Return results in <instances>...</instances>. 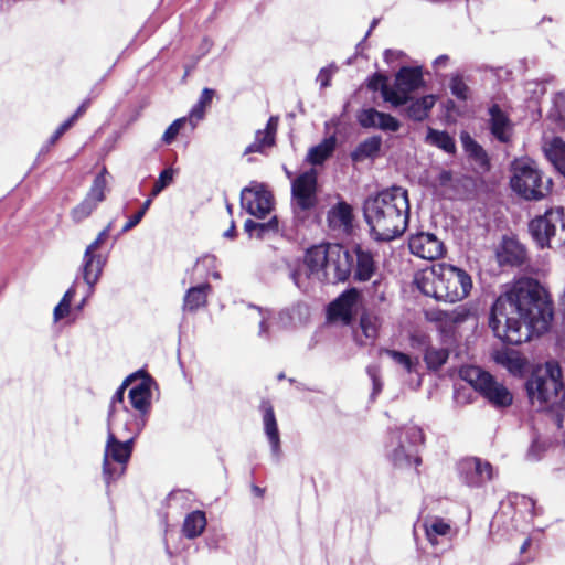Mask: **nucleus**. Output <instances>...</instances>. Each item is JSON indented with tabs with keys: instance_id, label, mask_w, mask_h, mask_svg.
Returning a JSON list of instances; mask_svg holds the SVG:
<instances>
[{
	"instance_id": "4",
	"label": "nucleus",
	"mask_w": 565,
	"mask_h": 565,
	"mask_svg": "<svg viewBox=\"0 0 565 565\" xmlns=\"http://www.w3.org/2000/svg\"><path fill=\"white\" fill-rule=\"evenodd\" d=\"M512 190L527 201H540L552 192L551 178H544L536 163L530 159H515L511 164Z\"/></svg>"
},
{
	"instance_id": "23",
	"label": "nucleus",
	"mask_w": 565,
	"mask_h": 565,
	"mask_svg": "<svg viewBox=\"0 0 565 565\" xmlns=\"http://www.w3.org/2000/svg\"><path fill=\"white\" fill-rule=\"evenodd\" d=\"M436 102L437 96L434 94H428L417 98L411 96L408 103L404 105L405 108L403 109V113L408 119L420 122L429 117Z\"/></svg>"
},
{
	"instance_id": "11",
	"label": "nucleus",
	"mask_w": 565,
	"mask_h": 565,
	"mask_svg": "<svg viewBox=\"0 0 565 565\" xmlns=\"http://www.w3.org/2000/svg\"><path fill=\"white\" fill-rule=\"evenodd\" d=\"M107 173V169L104 167L94 178L85 198L71 210L70 216L75 224H79L88 218L98 205L106 200Z\"/></svg>"
},
{
	"instance_id": "48",
	"label": "nucleus",
	"mask_w": 565,
	"mask_h": 565,
	"mask_svg": "<svg viewBox=\"0 0 565 565\" xmlns=\"http://www.w3.org/2000/svg\"><path fill=\"white\" fill-rule=\"evenodd\" d=\"M380 353H384L388 355L391 359H393L397 364L402 365L408 373H412L414 363L411 359V356L406 353H403L397 350L393 349H381Z\"/></svg>"
},
{
	"instance_id": "5",
	"label": "nucleus",
	"mask_w": 565,
	"mask_h": 565,
	"mask_svg": "<svg viewBox=\"0 0 565 565\" xmlns=\"http://www.w3.org/2000/svg\"><path fill=\"white\" fill-rule=\"evenodd\" d=\"M526 393L531 402L539 403L540 409H545L555 404L554 398L564 388L562 369L556 362H547L545 371L533 372L525 384Z\"/></svg>"
},
{
	"instance_id": "54",
	"label": "nucleus",
	"mask_w": 565,
	"mask_h": 565,
	"mask_svg": "<svg viewBox=\"0 0 565 565\" xmlns=\"http://www.w3.org/2000/svg\"><path fill=\"white\" fill-rule=\"evenodd\" d=\"M111 228L113 222H109L107 226L98 233L97 237L86 247V249L98 252L100 246L109 238Z\"/></svg>"
},
{
	"instance_id": "60",
	"label": "nucleus",
	"mask_w": 565,
	"mask_h": 565,
	"mask_svg": "<svg viewBox=\"0 0 565 565\" xmlns=\"http://www.w3.org/2000/svg\"><path fill=\"white\" fill-rule=\"evenodd\" d=\"M367 373H369V375H370V376L372 377V380H373L374 391H376V392L381 391V388H382V384H381V382H380V380H379V377H377V374H376V373H377V371H376V369H375V367H369V369H367Z\"/></svg>"
},
{
	"instance_id": "61",
	"label": "nucleus",
	"mask_w": 565,
	"mask_h": 565,
	"mask_svg": "<svg viewBox=\"0 0 565 565\" xmlns=\"http://www.w3.org/2000/svg\"><path fill=\"white\" fill-rule=\"evenodd\" d=\"M65 132H66V130H64L61 126H58L57 129L50 137L49 145L54 146Z\"/></svg>"
},
{
	"instance_id": "1",
	"label": "nucleus",
	"mask_w": 565,
	"mask_h": 565,
	"mask_svg": "<svg viewBox=\"0 0 565 565\" xmlns=\"http://www.w3.org/2000/svg\"><path fill=\"white\" fill-rule=\"evenodd\" d=\"M553 319V302L533 278L516 280L491 307L489 327L502 342L519 345L541 335Z\"/></svg>"
},
{
	"instance_id": "2",
	"label": "nucleus",
	"mask_w": 565,
	"mask_h": 565,
	"mask_svg": "<svg viewBox=\"0 0 565 565\" xmlns=\"http://www.w3.org/2000/svg\"><path fill=\"white\" fill-rule=\"evenodd\" d=\"M363 214L376 241L390 242L401 236L409 220L407 190L393 185L369 196L363 204Z\"/></svg>"
},
{
	"instance_id": "57",
	"label": "nucleus",
	"mask_w": 565,
	"mask_h": 565,
	"mask_svg": "<svg viewBox=\"0 0 565 565\" xmlns=\"http://www.w3.org/2000/svg\"><path fill=\"white\" fill-rule=\"evenodd\" d=\"M318 81L320 82V86L322 88H326V87L330 86V83H331V72L328 71L327 68H322L319 72Z\"/></svg>"
},
{
	"instance_id": "13",
	"label": "nucleus",
	"mask_w": 565,
	"mask_h": 565,
	"mask_svg": "<svg viewBox=\"0 0 565 565\" xmlns=\"http://www.w3.org/2000/svg\"><path fill=\"white\" fill-rule=\"evenodd\" d=\"M411 253L419 258L436 260L446 253L444 243L433 233L418 232L408 238Z\"/></svg>"
},
{
	"instance_id": "58",
	"label": "nucleus",
	"mask_w": 565,
	"mask_h": 565,
	"mask_svg": "<svg viewBox=\"0 0 565 565\" xmlns=\"http://www.w3.org/2000/svg\"><path fill=\"white\" fill-rule=\"evenodd\" d=\"M90 104H92V99L90 98H86L85 100H83V103L77 107V109L73 114L74 117L76 119H79L87 111V109L90 107Z\"/></svg>"
},
{
	"instance_id": "16",
	"label": "nucleus",
	"mask_w": 565,
	"mask_h": 565,
	"mask_svg": "<svg viewBox=\"0 0 565 565\" xmlns=\"http://www.w3.org/2000/svg\"><path fill=\"white\" fill-rule=\"evenodd\" d=\"M136 373H139L137 379H140L141 381L130 388L128 398L131 406L142 416H146L151 408V384L153 379L142 370H139Z\"/></svg>"
},
{
	"instance_id": "38",
	"label": "nucleus",
	"mask_w": 565,
	"mask_h": 565,
	"mask_svg": "<svg viewBox=\"0 0 565 565\" xmlns=\"http://www.w3.org/2000/svg\"><path fill=\"white\" fill-rule=\"evenodd\" d=\"M427 140L447 153L454 154L456 152V142L447 131L429 128Z\"/></svg>"
},
{
	"instance_id": "28",
	"label": "nucleus",
	"mask_w": 565,
	"mask_h": 565,
	"mask_svg": "<svg viewBox=\"0 0 565 565\" xmlns=\"http://www.w3.org/2000/svg\"><path fill=\"white\" fill-rule=\"evenodd\" d=\"M460 140L468 157L484 171L490 170V158L483 147L479 145L468 132H462Z\"/></svg>"
},
{
	"instance_id": "8",
	"label": "nucleus",
	"mask_w": 565,
	"mask_h": 565,
	"mask_svg": "<svg viewBox=\"0 0 565 565\" xmlns=\"http://www.w3.org/2000/svg\"><path fill=\"white\" fill-rule=\"evenodd\" d=\"M134 437L120 441L116 435L108 429L107 441L103 456V477L107 484L120 478L127 469L134 450Z\"/></svg>"
},
{
	"instance_id": "64",
	"label": "nucleus",
	"mask_w": 565,
	"mask_h": 565,
	"mask_svg": "<svg viewBox=\"0 0 565 565\" xmlns=\"http://www.w3.org/2000/svg\"><path fill=\"white\" fill-rule=\"evenodd\" d=\"M449 61L448 55H440L435 60L436 66H445Z\"/></svg>"
},
{
	"instance_id": "43",
	"label": "nucleus",
	"mask_w": 565,
	"mask_h": 565,
	"mask_svg": "<svg viewBox=\"0 0 565 565\" xmlns=\"http://www.w3.org/2000/svg\"><path fill=\"white\" fill-rule=\"evenodd\" d=\"M186 124H189V117H181L172 121L161 137L162 143L167 146L173 143Z\"/></svg>"
},
{
	"instance_id": "20",
	"label": "nucleus",
	"mask_w": 565,
	"mask_h": 565,
	"mask_svg": "<svg viewBox=\"0 0 565 565\" xmlns=\"http://www.w3.org/2000/svg\"><path fill=\"white\" fill-rule=\"evenodd\" d=\"M498 258L501 265L522 266L527 260L526 248L518 239L504 237Z\"/></svg>"
},
{
	"instance_id": "7",
	"label": "nucleus",
	"mask_w": 565,
	"mask_h": 565,
	"mask_svg": "<svg viewBox=\"0 0 565 565\" xmlns=\"http://www.w3.org/2000/svg\"><path fill=\"white\" fill-rule=\"evenodd\" d=\"M461 376L494 408H507L512 405V393L481 367L469 366L461 370Z\"/></svg>"
},
{
	"instance_id": "36",
	"label": "nucleus",
	"mask_w": 565,
	"mask_h": 565,
	"mask_svg": "<svg viewBox=\"0 0 565 565\" xmlns=\"http://www.w3.org/2000/svg\"><path fill=\"white\" fill-rule=\"evenodd\" d=\"M449 351L445 348L428 345L424 352V362L430 371H438L448 361Z\"/></svg>"
},
{
	"instance_id": "32",
	"label": "nucleus",
	"mask_w": 565,
	"mask_h": 565,
	"mask_svg": "<svg viewBox=\"0 0 565 565\" xmlns=\"http://www.w3.org/2000/svg\"><path fill=\"white\" fill-rule=\"evenodd\" d=\"M206 515L201 510L189 513L183 522L182 532L186 539L200 536L206 527Z\"/></svg>"
},
{
	"instance_id": "50",
	"label": "nucleus",
	"mask_w": 565,
	"mask_h": 565,
	"mask_svg": "<svg viewBox=\"0 0 565 565\" xmlns=\"http://www.w3.org/2000/svg\"><path fill=\"white\" fill-rule=\"evenodd\" d=\"M449 313L452 327L456 330L458 326L466 322L472 316V310L467 305H461L449 311Z\"/></svg>"
},
{
	"instance_id": "33",
	"label": "nucleus",
	"mask_w": 565,
	"mask_h": 565,
	"mask_svg": "<svg viewBox=\"0 0 565 565\" xmlns=\"http://www.w3.org/2000/svg\"><path fill=\"white\" fill-rule=\"evenodd\" d=\"M337 139L334 136L324 138L322 142L310 148L307 154V161L313 166L322 164L328 158H330L335 149Z\"/></svg>"
},
{
	"instance_id": "63",
	"label": "nucleus",
	"mask_w": 565,
	"mask_h": 565,
	"mask_svg": "<svg viewBox=\"0 0 565 565\" xmlns=\"http://www.w3.org/2000/svg\"><path fill=\"white\" fill-rule=\"evenodd\" d=\"M224 236L231 239L236 237V227L234 222H232L231 227L224 232Z\"/></svg>"
},
{
	"instance_id": "12",
	"label": "nucleus",
	"mask_w": 565,
	"mask_h": 565,
	"mask_svg": "<svg viewBox=\"0 0 565 565\" xmlns=\"http://www.w3.org/2000/svg\"><path fill=\"white\" fill-rule=\"evenodd\" d=\"M353 264V249L350 252L340 244H332L324 279L332 282L348 280L352 275Z\"/></svg>"
},
{
	"instance_id": "27",
	"label": "nucleus",
	"mask_w": 565,
	"mask_h": 565,
	"mask_svg": "<svg viewBox=\"0 0 565 565\" xmlns=\"http://www.w3.org/2000/svg\"><path fill=\"white\" fill-rule=\"evenodd\" d=\"M387 82V76L377 72L367 78L366 87L372 92L381 90L383 99L388 102L393 107L403 106L405 99L399 98L397 94H395L394 88L388 86Z\"/></svg>"
},
{
	"instance_id": "15",
	"label": "nucleus",
	"mask_w": 565,
	"mask_h": 565,
	"mask_svg": "<svg viewBox=\"0 0 565 565\" xmlns=\"http://www.w3.org/2000/svg\"><path fill=\"white\" fill-rule=\"evenodd\" d=\"M359 298L360 291L356 288L344 290L328 306V318L350 324L353 320V311Z\"/></svg>"
},
{
	"instance_id": "59",
	"label": "nucleus",
	"mask_w": 565,
	"mask_h": 565,
	"mask_svg": "<svg viewBox=\"0 0 565 565\" xmlns=\"http://www.w3.org/2000/svg\"><path fill=\"white\" fill-rule=\"evenodd\" d=\"M258 222H255L250 218L246 220L244 223V230L247 232L250 236H255V233L257 232Z\"/></svg>"
},
{
	"instance_id": "35",
	"label": "nucleus",
	"mask_w": 565,
	"mask_h": 565,
	"mask_svg": "<svg viewBox=\"0 0 565 565\" xmlns=\"http://www.w3.org/2000/svg\"><path fill=\"white\" fill-rule=\"evenodd\" d=\"M495 362L507 367L512 374L521 373L525 366V360L515 351L498 352Z\"/></svg>"
},
{
	"instance_id": "62",
	"label": "nucleus",
	"mask_w": 565,
	"mask_h": 565,
	"mask_svg": "<svg viewBox=\"0 0 565 565\" xmlns=\"http://www.w3.org/2000/svg\"><path fill=\"white\" fill-rule=\"evenodd\" d=\"M78 119H76L74 117V115H72L70 118H67L64 122H62L60 126L64 129V130H68L73 127V125L77 121Z\"/></svg>"
},
{
	"instance_id": "6",
	"label": "nucleus",
	"mask_w": 565,
	"mask_h": 565,
	"mask_svg": "<svg viewBox=\"0 0 565 565\" xmlns=\"http://www.w3.org/2000/svg\"><path fill=\"white\" fill-rule=\"evenodd\" d=\"M529 232L540 248L565 244V211L563 207L548 209L529 223Z\"/></svg>"
},
{
	"instance_id": "37",
	"label": "nucleus",
	"mask_w": 565,
	"mask_h": 565,
	"mask_svg": "<svg viewBox=\"0 0 565 565\" xmlns=\"http://www.w3.org/2000/svg\"><path fill=\"white\" fill-rule=\"evenodd\" d=\"M390 460L395 467L402 468V467H409L412 463L415 465V467H419L423 462L422 457L418 452L408 454L405 450L404 445L399 444L390 455Z\"/></svg>"
},
{
	"instance_id": "29",
	"label": "nucleus",
	"mask_w": 565,
	"mask_h": 565,
	"mask_svg": "<svg viewBox=\"0 0 565 565\" xmlns=\"http://www.w3.org/2000/svg\"><path fill=\"white\" fill-rule=\"evenodd\" d=\"M329 226L332 228H349L353 222V209L345 201H340L333 205L327 215Z\"/></svg>"
},
{
	"instance_id": "55",
	"label": "nucleus",
	"mask_w": 565,
	"mask_h": 565,
	"mask_svg": "<svg viewBox=\"0 0 565 565\" xmlns=\"http://www.w3.org/2000/svg\"><path fill=\"white\" fill-rule=\"evenodd\" d=\"M452 172L450 170H440L435 178L434 186L439 189H447L452 186Z\"/></svg>"
},
{
	"instance_id": "53",
	"label": "nucleus",
	"mask_w": 565,
	"mask_h": 565,
	"mask_svg": "<svg viewBox=\"0 0 565 565\" xmlns=\"http://www.w3.org/2000/svg\"><path fill=\"white\" fill-rule=\"evenodd\" d=\"M405 437L408 444L413 446L425 444V434L423 429L418 426H412L407 428L405 431Z\"/></svg>"
},
{
	"instance_id": "14",
	"label": "nucleus",
	"mask_w": 565,
	"mask_h": 565,
	"mask_svg": "<svg viewBox=\"0 0 565 565\" xmlns=\"http://www.w3.org/2000/svg\"><path fill=\"white\" fill-rule=\"evenodd\" d=\"M426 86L420 66H402L395 74V94L404 98V105L411 99V94Z\"/></svg>"
},
{
	"instance_id": "17",
	"label": "nucleus",
	"mask_w": 565,
	"mask_h": 565,
	"mask_svg": "<svg viewBox=\"0 0 565 565\" xmlns=\"http://www.w3.org/2000/svg\"><path fill=\"white\" fill-rule=\"evenodd\" d=\"M465 482L469 487H481L493 477V467L489 461L480 458L466 459L461 463Z\"/></svg>"
},
{
	"instance_id": "25",
	"label": "nucleus",
	"mask_w": 565,
	"mask_h": 565,
	"mask_svg": "<svg viewBox=\"0 0 565 565\" xmlns=\"http://www.w3.org/2000/svg\"><path fill=\"white\" fill-rule=\"evenodd\" d=\"M331 245L332 244H320L310 247L305 256V264L309 268L311 274H318L320 271L323 273V277L326 276L328 262L331 254Z\"/></svg>"
},
{
	"instance_id": "49",
	"label": "nucleus",
	"mask_w": 565,
	"mask_h": 565,
	"mask_svg": "<svg viewBox=\"0 0 565 565\" xmlns=\"http://www.w3.org/2000/svg\"><path fill=\"white\" fill-rule=\"evenodd\" d=\"M380 111L375 108H367L358 115V121L363 128H376Z\"/></svg>"
},
{
	"instance_id": "42",
	"label": "nucleus",
	"mask_w": 565,
	"mask_h": 565,
	"mask_svg": "<svg viewBox=\"0 0 565 565\" xmlns=\"http://www.w3.org/2000/svg\"><path fill=\"white\" fill-rule=\"evenodd\" d=\"M76 295L75 287H70L65 294L63 295L62 299L57 303V306L54 308L53 317L55 321H60L64 318H66L71 312V303L73 298Z\"/></svg>"
},
{
	"instance_id": "3",
	"label": "nucleus",
	"mask_w": 565,
	"mask_h": 565,
	"mask_svg": "<svg viewBox=\"0 0 565 565\" xmlns=\"http://www.w3.org/2000/svg\"><path fill=\"white\" fill-rule=\"evenodd\" d=\"M414 284L425 296L448 302L465 299L472 288L471 276L465 269L446 263L418 271Z\"/></svg>"
},
{
	"instance_id": "31",
	"label": "nucleus",
	"mask_w": 565,
	"mask_h": 565,
	"mask_svg": "<svg viewBox=\"0 0 565 565\" xmlns=\"http://www.w3.org/2000/svg\"><path fill=\"white\" fill-rule=\"evenodd\" d=\"M382 146V138L380 136H372L361 141L356 148L351 152L353 162H361L369 158H375Z\"/></svg>"
},
{
	"instance_id": "46",
	"label": "nucleus",
	"mask_w": 565,
	"mask_h": 565,
	"mask_svg": "<svg viewBox=\"0 0 565 565\" xmlns=\"http://www.w3.org/2000/svg\"><path fill=\"white\" fill-rule=\"evenodd\" d=\"M139 375V373H132L130 374L129 376H127L124 382L121 383V385L117 388V391L115 392V394L113 395L111 397V402H110V405H109V409H108V417H111L115 413V405L116 403H124V397H125V392H126V388L137 380V376Z\"/></svg>"
},
{
	"instance_id": "24",
	"label": "nucleus",
	"mask_w": 565,
	"mask_h": 565,
	"mask_svg": "<svg viewBox=\"0 0 565 565\" xmlns=\"http://www.w3.org/2000/svg\"><path fill=\"white\" fill-rule=\"evenodd\" d=\"M107 257L98 252L85 249L83 255V279L93 287L100 278Z\"/></svg>"
},
{
	"instance_id": "41",
	"label": "nucleus",
	"mask_w": 565,
	"mask_h": 565,
	"mask_svg": "<svg viewBox=\"0 0 565 565\" xmlns=\"http://www.w3.org/2000/svg\"><path fill=\"white\" fill-rule=\"evenodd\" d=\"M450 532V525L443 519H436L429 526L425 525V533L431 545H437V536H446Z\"/></svg>"
},
{
	"instance_id": "19",
	"label": "nucleus",
	"mask_w": 565,
	"mask_h": 565,
	"mask_svg": "<svg viewBox=\"0 0 565 565\" xmlns=\"http://www.w3.org/2000/svg\"><path fill=\"white\" fill-rule=\"evenodd\" d=\"M278 124L279 117L271 116L267 120L265 129L256 131L254 141L245 148L244 154L255 152L264 153L267 148L274 147L276 143Z\"/></svg>"
},
{
	"instance_id": "34",
	"label": "nucleus",
	"mask_w": 565,
	"mask_h": 565,
	"mask_svg": "<svg viewBox=\"0 0 565 565\" xmlns=\"http://www.w3.org/2000/svg\"><path fill=\"white\" fill-rule=\"evenodd\" d=\"M545 154L565 177V141L561 137H554L545 147Z\"/></svg>"
},
{
	"instance_id": "21",
	"label": "nucleus",
	"mask_w": 565,
	"mask_h": 565,
	"mask_svg": "<svg viewBox=\"0 0 565 565\" xmlns=\"http://www.w3.org/2000/svg\"><path fill=\"white\" fill-rule=\"evenodd\" d=\"M259 409L263 413L264 430L270 444L271 451L278 455L280 451V435L274 406L269 399H262Z\"/></svg>"
},
{
	"instance_id": "51",
	"label": "nucleus",
	"mask_w": 565,
	"mask_h": 565,
	"mask_svg": "<svg viewBox=\"0 0 565 565\" xmlns=\"http://www.w3.org/2000/svg\"><path fill=\"white\" fill-rule=\"evenodd\" d=\"M376 128H380L384 131H397L401 128L399 121L390 114L380 111L379 121L376 124Z\"/></svg>"
},
{
	"instance_id": "47",
	"label": "nucleus",
	"mask_w": 565,
	"mask_h": 565,
	"mask_svg": "<svg viewBox=\"0 0 565 565\" xmlns=\"http://www.w3.org/2000/svg\"><path fill=\"white\" fill-rule=\"evenodd\" d=\"M279 221L277 216H273L268 222L259 223L255 237L264 239L270 236L278 235L279 233Z\"/></svg>"
},
{
	"instance_id": "9",
	"label": "nucleus",
	"mask_w": 565,
	"mask_h": 565,
	"mask_svg": "<svg viewBox=\"0 0 565 565\" xmlns=\"http://www.w3.org/2000/svg\"><path fill=\"white\" fill-rule=\"evenodd\" d=\"M318 204V172L311 168L291 181V207L295 214L306 217Z\"/></svg>"
},
{
	"instance_id": "26",
	"label": "nucleus",
	"mask_w": 565,
	"mask_h": 565,
	"mask_svg": "<svg viewBox=\"0 0 565 565\" xmlns=\"http://www.w3.org/2000/svg\"><path fill=\"white\" fill-rule=\"evenodd\" d=\"M212 290L213 288L209 282L189 288L183 297V310L193 313L206 307L207 298Z\"/></svg>"
},
{
	"instance_id": "39",
	"label": "nucleus",
	"mask_w": 565,
	"mask_h": 565,
	"mask_svg": "<svg viewBox=\"0 0 565 565\" xmlns=\"http://www.w3.org/2000/svg\"><path fill=\"white\" fill-rule=\"evenodd\" d=\"M425 316L429 322H433L436 324L437 329L441 333L450 334V333L455 332L449 311L435 309V310L426 311Z\"/></svg>"
},
{
	"instance_id": "30",
	"label": "nucleus",
	"mask_w": 565,
	"mask_h": 565,
	"mask_svg": "<svg viewBox=\"0 0 565 565\" xmlns=\"http://www.w3.org/2000/svg\"><path fill=\"white\" fill-rule=\"evenodd\" d=\"M215 94L214 89L207 87L201 92L198 102L193 105L188 116L192 130L195 129L199 121L204 119L206 109L211 106Z\"/></svg>"
},
{
	"instance_id": "18",
	"label": "nucleus",
	"mask_w": 565,
	"mask_h": 565,
	"mask_svg": "<svg viewBox=\"0 0 565 565\" xmlns=\"http://www.w3.org/2000/svg\"><path fill=\"white\" fill-rule=\"evenodd\" d=\"M489 129L491 135L501 143H509L512 138L513 124L500 105L492 104L489 109Z\"/></svg>"
},
{
	"instance_id": "44",
	"label": "nucleus",
	"mask_w": 565,
	"mask_h": 565,
	"mask_svg": "<svg viewBox=\"0 0 565 565\" xmlns=\"http://www.w3.org/2000/svg\"><path fill=\"white\" fill-rule=\"evenodd\" d=\"M360 328L365 338L376 339L379 331L377 317L369 312L362 313L360 317Z\"/></svg>"
},
{
	"instance_id": "10",
	"label": "nucleus",
	"mask_w": 565,
	"mask_h": 565,
	"mask_svg": "<svg viewBox=\"0 0 565 565\" xmlns=\"http://www.w3.org/2000/svg\"><path fill=\"white\" fill-rule=\"evenodd\" d=\"M275 198L266 184L252 181L241 191V205L257 218L266 217L274 209Z\"/></svg>"
},
{
	"instance_id": "45",
	"label": "nucleus",
	"mask_w": 565,
	"mask_h": 565,
	"mask_svg": "<svg viewBox=\"0 0 565 565\" xmlns=\"http://www.w3.org/2000/svg\"><path fill=\"white\" fill-rule=\"evenodd\" d=\"M174 179V170L172 168L163 169L157 181L154 182L152 190L150 192L151 198H156L159 195L167 186L172 184Z\"/></svg>"
},
{
	"instance_id": "22",
	"label": "nucleus",
	"mask_w": 565,
	"mask_h": 565,
	"mask_svg": "<svg viewBox=\"0 0 565 565\" xmlns=\"http://www.w3.org/2000/svg\"><path fill=\"white\" fill-rule=\"evenodd\" d=\"M353 279L355 281H367L375 273L376 266L373 254L370 250L363 249L361 245L353 247Z\"/></svg>"
},
{
	"instance_id": "56",
	"label": "nucleus",
	"mask_w": 565,
	"mask_h": 565,
	"mask_svg": "<svg viewBox=\"0 0 565 565\" xmlns=\"http://www.w3.org/2000/svg\"><path fill=\"white\" fill-rule=\"evenodd\" d=\"M143 217V211H137L132 216L129 217V220L126 222V224L122 227V232L130 231L136 225H138Z\"/></svg>"
},
{
	"instance_id": "52",
	"label": "nucleus",
	"mask_w": 565,
	"mask_h": 565,
	"mask_svg": "<svg viewBox=\"0 0 565 565\" xmlns=\"http://www.w3.org/2000/svg\"><path fill=\"white\" fill-rule=\"evenodd\" d=\"M555 121L563 122L565 127V95L562 93L556 94L554 97V109L551 114Z\"/></svg>"
},
{
	"instance_id": "40",
	"label": "nucleus",
	"mask_w": 565,
	"mask_h": 565,
	"mask_svg": "<svg viewBox=\"0 0 565 565\" xmlns=\"http://www.w3.org/2000/svg\"><path fill=\"white\" fill-rule=\"evenodd\" d=\"M450 93L460 102H467L470 98L471 89L466 84L461 74H452L449 81Z\"/></svg>"
}]
</instances>
